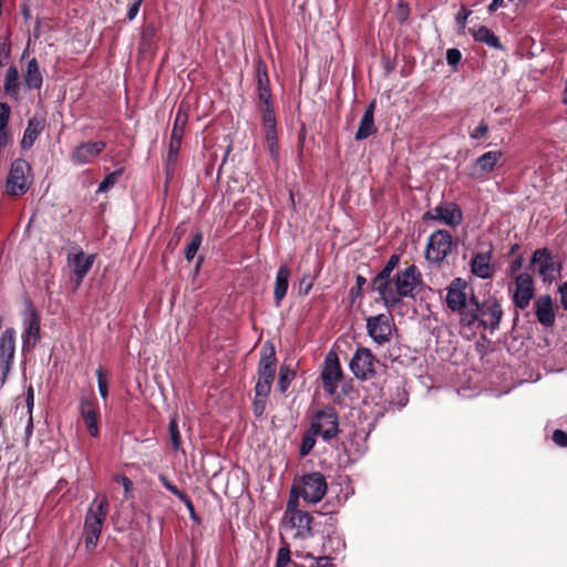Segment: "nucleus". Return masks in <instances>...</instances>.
<instances>
[{"instance_id":"obj_17","label":"nucleus","mask_w":567,"mask_h":567,"mask_svg":"<svg viewBox=\"0 0 567 567\" xmlns=\"http://www.w3.org/2000/svg\"><path fill=\"white\" fill-rule=\"evenodd\" d=\"M503 154L499 151L486 152L476 158L471 168V176L475 179H485L494 171Z\"/></svg>"},{"instance_id":"obj_16","label":"nucleus","mask_w":567,"mask_h":567,"mask_svg":"<svg viewBox=\"0 0 567 567\" xmlns=\"http://www.w3.org/2000/svg\"><path fill=\"white\" fill-rule=\"evenodd\" d=\"M79 412L91 436L97 437L99 429V406L94 399L82 398L79 404Z\"/></svg>"},{"instance_id":"obj_27","label":"nucleus","mask_w":567,"mask_h":567,"mask_svg":"<svg viewBox=\"0 0 567 567\" xmlns=\"http://www.w3.org/2000/svg\"><path fill=\"white\" fill-rule=\"evenodd\" d=\"M399 264V257L396 255H392L388 260L384 268L379 272V275L373 279L372 288L378 291L384 285L392 279V272Z\"/></svg>"},{"instance_id":"obj_60","label":"nucleus","mask_w":567,"mask_h":567,"mask_svg":"<svg viewBox=\"0 0 567 567\" xmlns=\"http://www.w3.org/2000/svg\"><path fill=\"white\" fill-rule=\"evenodd\" d=\"M317 567H331V565L328 563V558L322 557L320 558Z\"/></svg>"},{"instance_id":"obj_53","label":"nucleus","mask_w":567,"mask_h":567,"mask_svg":"<svg viewBox=\"0 0 567 567\" xmlns=\"http://www.w3.org/2000/svg\"><path fill=\"white\" fill-rule=\"evenodd\" d=\"M32 433H33V417L32 415H29L28 417V422H27V425H25V445L29 444V441L32 436Z\"/></svg>"},{"instance_id":"obj_13","label":"nucleus","mask_w":567,"mask_h":567,"mask_svg":"<svg viewBox=\"0 0 567 567\" xmlns=\"http://www.w3.org/2000/svg\"><path fill=\"white\" fill-rule=\"evenodd\" d=\"M377 362L369 349L359 348L350 362V369L358 379L367 380L374 374Z\"/></svg>"},{"instance_id":"obj_56","label":"nucleus","mask_w":567,"mask_h":567,"mask_svg":"<svg viewBox=\"0 0 567 567\" xmlns=\"http://www.w3.org/2000/svg\"><path fill=\"white\" fill-rule=\"evenodd\" d=\"M116 481L122 484L126 493L131 492L133 484L130 478H127L126 476H118Z\"/></svg>"},{"instance_id":"obj_8","label":"nucleus","mask_w":567,"mask_h":567,"mask_svg":"<svg viewBox=\"0 0 567 567\" xmlns=\"http://www.w3.org/2000/svg\"><path fill=\"white\" fill-rule=\"evenodd\" d=\"M453 238L446 230H436L427 239L425 257L431 262H442L452 251Z\"/></svg>"},{"instance_id":"obj_25","label":"nucleus","mask_w":567,"mask_h":567,"mask_svg":"<svg viewBox=\"0 0 567 567\" xmlns=\"http://www.w3.org/2000/svg\"><path fill=\"white\" fill-rule=\"evenodd\" d=\"M374 102H371L365 109L364 114L360 120L358 131L355 133L357 141L368 138L369 136L377 132V127L374 125Z\"/></svg>"},{"instance_id":"obj_36","label":"nucleus","mask_w":567,"mask_h":567,"mask_svg":"<svg viewBox=\"0 0 567 567\" xmlns=\"http://www.w3.org/2000/svg\"><path fill=\"white\" fill-rule=\"evenodd\" d=\"M162 484L175 496H177L181 501H183L186 506L193 511V504L190 499L182 492L179 491L172 482H169L165 476L159 477Z\"/></svg>"},{"instance_id":"obj_12","label":"nucleus","mask_w":567,"mask_h":567,"mask_svg":"<svg viewBox=\"0 0 567 567\" xmlns=\"http://www.w3.org/2000/svg\"><path fill=\"white\" fill-rule=\"evenodd\" d=\"M321 378L323 389L329 394H334L342 378V370L336 352L330 351L326 355Z\"/></svg>"},{"instance_id":"obj_54","label":"nucleus","mask_w":567,"mask_h":567,"mask_svg":"<svg viewBox=\"0 0 567 567\" xmlns=\"http://www.w3.org/2000/svg\"><path fill=\"white\" fill-rule=\"evenodd\" d=\"M409 16V8L404 2H400L398 6V17L401 21L406 20Z\"/></svg>"},{"instance_id":"obj_6","label":"nucleus","mask_w":567,"mask_h":567,"mask_svg":"<svg viewBox=\"0 0 567 567\" xmlns=\"http://www.w3.org/2000/svg\"><path fill=\"white\" fill-rule=\"evenodd\" d=\"M31 167L24 159H16L10 168L7 178V192L12 196H20L28 192L30 187Z\"/></svg>"},{"instance_id":"obj_62","label":"nucleus","mask_w":567,"mask_h":567,"mask_svg":"<svg viewBox=\"0 0 567 567\" xmlns=\"http://www.w3.org/2000/svg\"><path fill=\"white\" fill-rule=\"evenodd\" d=\"M303 289H305V293H308L309 290L311 289V284H308L307 286H303Z\"/></svg>"},{"instance_id":"obj_50","label":"nucleus","mask_w":567,"mask_h":567,"mask_svg":"<svg viewBox=\"0 0 567 567\" xmlns=\"http://www.w3.org/2000/svg\"><path fill=\"white\" fill-rule=\"evenodd\" d=\"M12 143V136L8 128H0V146L7 147Z\"/></svg>"},{"instance_id":"obj_33","label":"nucleus","mask_w":567,"mask_h":567,"mask_svg":"<svg viewBox=\"0 0 567 567\" xmlns=\"http://www.w3.org/2000/svg\"><path fill=\"white\" fill-rule=\"evenodd\" d=\"M169 439L173 445V450L178 452L182 449V437L178 429L177 417L173 416L168 425Z\"/></svg>"},{"instance_id":"obj_7","label":"nucleus","mask_w":567,"mask_h":567,"mask_svg":"<svg viewBox=\"0 0 567 567\" xmlns=\"http://www.w3.org/2000/svg\"><path fill=\"white\" fill-rule=\"evenodd\" d=\"M328 489L324 476L319 472H312L301 477L298 487V494L307 503H319L326 495Z\"/></svg>"},{"instance_id":"obj_52","label":"nucleus","mask_w":567,"mask_h":567,"mask_svg":"<svg viewBox=\"0 0 567 567\" xmlns=\"http://www.w3.org/2000/svg\"><path fill=\"white\" fill-rule=\"evenodd\" d=\"M25 403L28 408V415H32V410L34 405V393L32 386L28 389Z\"/></svg>"},{"instance_id":"obj_61","label":"nucleus","mask_w":567,"mask_h":567,"mask_svg":"<svg viewBox=\"0 0 567 567\" xmlns=\"http://www.w3.org/2000/svg\"><path fill=\"white\" fill-rule=\"evenodd\" d=\"M563 102H564L565 104H567V80H566V84H565Z\"/></svg>"},{"instance_id":"obj_58","label":"nucleus","mask_w":567,"mask_h":567,"mask_svg":"<svg viewBox=\"0 0 567 567\" xmlns=\"http://www.w3.org/2000/svg\"><path fill=\"white\" fill-rule=\"evenodd\" d=\"M264 78L267 80V72L266 71H262L259 69L258 70V83H259V87H267L266 85H264Z\"/></svg>"},{"instance_id":"obj_19","label":"nucleus","mask_w":567,"mask_h":567,"mask_svg":"<svg viewBox=\"0 0 567 567\" xmlns=\"http://www.w3.org/2000/svg\"><path fill=\"white\" fill-rule=\"evenodd\" d=\"M429 218L437 220L444 225L455 227L462 223L463 215L461 209L454 204H442L436 206L430 214Z\"/></svg>"},{"instance_id":"obj_11","label":"nucleus","mask_w":567,"mask_h":567,"mask_svg":"<svg viewBox=\"0 0 567 567\" xmlns=\"http://www.w3.org/2000/svg\"><path fill=\"white\" fill-rule=\"evenodd\" d=\"M393 327V320L389 315L381 313L367 320L368 334L378 344H384L390 341Z\"/></svg>"},{"instance_id":"obj_51","label":"nucleus","mask_w":567,"mask_h":567,"mask_svg":"<svg viewBox=\"0 0 567 567\" xmlns=\"http://www.w3.org/2000/svg\"><path fill=\"white\" fill-rule=\"evenodd\" d=\"M268 151H269V154L271 156V158L275 161V162H278L279 161V157H280V150H279V144L278 142L276 143H269V144H266Z\"/></svg>"},{"instance_id":"obj_34","label":"nucleus","mask_w":567,"mask_h":567,"mask_svg":"<svg viewBox=\"0 0 567 567\" xmlns=\"http://www.w3.org/2000/svg\"><path fill=\"white\" fill-rule=\"evenodd\" d=\"M203 241L200 233L195 234L185 248V258L190 261L197 254Z\"/></svg>"},{"instance_id":"obj_3","label":"nucleus","mask_w":567,"mask_h":567,"mask_svg":"<svg viewBox=\"0 0 567 567\" xmlns=\"http://www.w3.org/2000/svg\"><path fill=\"white\" fill-rule=\"evenodd\" d=\"M109 502L105 496L96 497L85 516L84 520V536L85 547L89 551L95 549L99 538L101 536L104 520L107 516Z\"/></svg>"},{"instance_id":"obj_43","label":"nucleus","mask_w":567,"mask_h":567,"mask_svg":"<svg viewBox=\"0 0 567 567\" xmlns=\"http://www.w3.org/2000/svg\"><path fill=\"white\" fill-rule=\"evenodd\" d=\"M290 563V549L288 547H281L278 550L276 567H287Z\"/></svg>"},{"instance_id":"obj_18","label":"nucleus","mask_w":567,"mask_h":567,"mask_svg":"<svg viewBox=\"0 0 567 567\" xmlns=\"http://www.w3.org/2000/svg\"><path fill=\"white\" fill-rule=\"evenodd\" d=\"M106 144L103 141L85 142L72 151L71 159L73 163L83 165L93 161L105 150Z\"/></svg>"},{"instance_id":"obj_21","label":"nucleus","mask_w":567,"mask_h":567,"mask_svg":"<svg viewBox=\"0 0 567 567\" xmlns=\"http://www.w3.org/2000/svg\"><path fill=\"white\" fill-rule=\"evenodd\" d=\"M535 315L540 324L551 327L555 323V311L553 300L549 296L544 295L535 301Z\"/></svg>"},{"instance_id":"obj_38","label":"nucleus","mask_w":567,"mask_h":567,"mask_svg":"<svg viewBox=\"0 0 567 567\" xmlns=\"http://www.w3.org/2000/svg\"><path fill=\"white\" fill-rule=\"evenodd\" d=\"M293 377H295V373L289 368H287V367L280 368L279 380H278V386H279L280 392H285L288 389Z\"/></svg>"},{"instance_id":"obj_44","label":"nucleus","mask_w":567,"mask_h":567,"mask_svg":"<svg viewBox=\"0 0 567 567\" xmlns=\"http://www.w3.org/2000/svg\"><path fill=\"white\" fill-rule=\"evenodd\" d=\"M11 110L6 103H0V128H8Z\"/></svg>"},{"instance_id":"obj_32","label":"nucleus","mask_w":567,"mask_h":567,"mask_svg":"<svg viewBox=\"0 0 567 567\" xmlns=\"http://www.w3.org/2000/svg\"><path fill=\"white\" fill-rule=\"evenodd\" d=\"M40 333V322L34 313H31L25 328V342L35 343Z\"/></svg>"},{"instance_id":"obj_48","label":"nucleus","mask_w":567,"mask_h":567,"mask_svg":"<svg viewBox=\"0 0 567 567\" xmlns=\"http://www.w3.org/2000/svg\"><path fill=\"white\" fill-rule=\"evenodd\" d=\"M142 1H143V0H134V1L131 3V6H130V8H128V10H127V14H126V17H127V19H128L130 21H132L133 19H135V18H136V16H137V13H138V11H140V8H141V3H142Z\"/></svg>"},{"instance_id":"obj_41","label":"nucleus","mask_w":567,"mask_h":567,"mask_svg":"<svg viewBox=\"0 0 567 567\" xmlns=\"http://www.w3.org/2000/svg\"><path fill=\"white\" fill-rule=\"evenodd\" d=\"M95 373H96V378H97L99 393L103 400H106V398L109 395L107 380L104 378L101 369H97Z\"/></svg>"},{"instance_id":"obj_59","label":"nucleus","mask_w":567,"mask_h":567,"mask_svg":"<svg viewBox=\"0 0 567 567\" xmlns=\"http://www.w3.org/2000/svg\"><path fill=\"white\" fill-rule=\"evenodd\" d=\"M262 411H264L262 401L261 400L256 401L255 402V412L257 414H260Z\"/></svg>"},{"instance_id":"obj_5","label":"nucleus","mask_w":567,"mask_h":567,"mask_svg":"<svg viewBox=\"0 0 567 567\" xmlns=\"http://www.w3.org/2000/svg\"><path fill=\"white\" fill-rule=\"evenodd\" d=\"M310 429L324 441L334 437L339 432V417L336 410L330 406L318 410L311 419Z\"/></svg>"},{"instance_id":"obj_28","label":"nucleus","mask_w":567,"mask_h":567,"mask_svg":"<svg viewBox=\"0 0 567 567\" xmlns=\"http://www.w3.org/2000/svg\"><path fill=\"white\" fill-rule=\"evenodd\" d=\"M42 130H43L42 122L37 118H31L28 123L25 131H24V134H23V137L21 141V146L24 150L30 148L33 145V143L35 142V140L38 138V136L40 135V133L42 132Z\"/></svg>"},{"instance_id":"obj_15","label":"nucleus","mask_w":567,"mask_h":567,"mask_svg":"<svg viewBox=\"0 0 567 567\" xmlns=\"http://www.w3.org/2000/svg\"><path fill=\"white\" fill-rule=\"evenodd\" d=\"M187 122V113L183 110L182 106H179L175 116L171 135V143L168 148V163H174L176 161Z\"/></svg>"},{"instance_id":"obj_4","label":"nucleus","mask_w":567,"mask_h":567,"mask_svg":"<svg viewBox=\"0 0 567 567\" xmlns=\"http://www.w3.org/2000/svg\"><path fill=\"white\" fill-rule=\"evenodd\" d=\"M503 310L495 298H487L482 305L478 303L477 320L472 326H466L471 331L482 327L484 330L494 332L502 320Z\"/></svg>"},{"instance_id":"obj_39","label":"nucleus","mask_w":567,"mask_h":567,"mask_svg":"<svg viewBox=\"0 0 567 567\" xmlns=\"http://www.w3.org/2000/svg\"><path fill=\"white\" fill-rule=\"evenodd\" d=\"M122 172L115 171L109 174L99 185L97 193H105L112 188L118 181Z\"/></svg>"},{"instance_id":"obj_63","label":"nucleus","mask_w":567,"mask_h":567,"mask_svg":"<svg viewBox=\"0 0 567 567\" xmlns=\"http://www.w3.org/2000/svg\"><path fill=\"white\" fill-rule=\"evenodd\" d=\"M303 289H305V293H308L309 290L311 289V284H308L307 286H303Z\"/></svg>"},{"instance_id":"obj_2","label":"nucleus","mask_w":567,"mask_h":567,"mask_svg":"<svg viewBox=\"0 0 567 567\" xmlns=\"http://www.w3.org/2000/svg\"><path fill=\"white\" fill-rule=\"evenodd\" d=\"M446 305L452 311H457L462 326H472L477 320L478 301L468 292L465 280L455 278L447 287Z\"/></svg>"},{"instance_id":"obj_49","label":"nucleus","mask_w":567,"mask_h":567,"mask_svg":"<svg viewBox=\"0 0 567 567\" xmlns=\"http://www.w3.org/2000/svg\"><path fill=\"white\" fill-rule=\"evenodd\" d=\"M470 14H471V11L464 7H462V9L456 14V22L461 29L465 28V23H466L467 18L470 17Z\"/></svg>"},{"instance_id":"obj_42","label":"nucleus","mask_w":567,"mask_h":567,"mask_svg":"<svg viewBox=\"0 0 567 567\" xmlns=\"http://www.w3.org/2000/svg\"><path fill=\"white\" fill-rule=\"evenodd\" d=\"M488 132H489V126L487 125V123L484 121H481V123L473 131L470 132V137L472 140H481V138L485 137Z\"/></svg>"},{"instance_id":"obj_55","label":"nucleus","mask_w":567,"mask_h":567,"mask_svg":"<svg viewBox=\"0 0 567 567\" xmlns=\"http://www.w3.org/2000/svg\"><path fill=\"white\" fill-rule=\"evenodd\" d=\"M560 302L565 310H567V281L559 287Z\"/></svg>"},{"instance_id":"obj_40","label":"nucleus","mask_w":567,"mask_h":567,"mask_svg":"<svg viewBox=\"0 0 567 567\" xmlns=\"http://www.w3.org/2000/svg\"><path fill=\"white\" fill-rule=\"evenodd\" d=\"M272 380L264 379L258 377L256 383V395L261 399H266L270 392Z\"/></svg>"},{"instance_id":"obj_14","label":"nucleus","mask_w":567,"mask_h":567,"mask_svg":"<svg viewBox=\"0 0 567 567\" xmlns=\"http://www.w3.org/2000/svg\"><path fill=\"white\" fill-rule=\"evenodd\" d=\"M285 516L289 519L291 526L297 529L298 536L307 537L311 534L312 517L308 513L297 509V499L292 497L289 499Z\"/></svg>"},{"instance_id":"obj_10","label":"nucleus","mask_w":567,"mask_h":567,"mask_svg":"<svg viewBox=\"0 0 567 567\" xmlns=\"http://www.w3.org/2000/svg\"><path fill=\"white\" fill-rule=\"evenodd\" d=\"M532 265L544 281H553L559 275L560 266L547 249H537L533 254Z\"/></svg>"},{"instance_id":"obj_29","label":"nucleus","mask_w":567,"mask_h":567,"mask_svg":"<svg viewBox=\"0 0 567 567\" xmlns=\"http://www.w3.org/2000/svg\"><path fill=\"white\" fill-rule=\"evenodd\" d=\"M24 82L29 89H39L42 85V74L35 59L28 62L24 72Z\"/></svg>"},{"instance_id":"obj_37","label":"nucleus","mask_w":567,"mask_h":567,"mask_svg":"<svg viewBox=\"0 0 567 567\" xmlns=\"http://www.w3.org/2000/svg\"><path fill=\"white\" fill-rule=\"evenodd\" d=\"M19 85V73L16 68H9L6 74L4 87L7 92L16 91Z\"/></svg>"},{"instance_id":"obj_45","label":"nucleus","mask_w":567,"mask_h":567,"mask_svg":"<svg viewBox=\"0 0 567 567\" xmlns=\"http://www.w3.org/2000/svg\"><path fill=\"white\" fill-rule=\"evenodd\" d=\"M269 99L270 92L268 87H259V100L264 104L262 114H265V112H267L268 110H272Z\"/></svg>"},{"instance_id":"obj_47","label":"nucleus","mask_w":567,"mask_h":567,"mask_svg":"<svg viewBox=\"0 0 567 567\" xmlns=\"http://www.w3.org/2000/svg\"><path fill=\"white\" fill-rule=\"evenodd\" d=\"M553 441L556 445L565 447L567 446V434L561 430H556L553 433Z\"/></svg>"},{"instance_id":"obj_64","label":"nucleus","mask_w":567,"mask_h":567,"mask_svg":"<svg viewBox=\"0 0 567 567\" xmlns=\"http://www.w3.org/2000/svg\"><path fill=\"white\" fill-rule=\"evenodd\" d=\"M2 148H3V147H2V146H0V151H1Z\"/></svg>"},{"instance_id":"obj_31","label":"nucleus","mask_w":567,"mask_h":567,"mask_svg":"<svg viewBox=\"0 0 567 567\" xmlns=\"http://www.w3.org/2000/svg\"><path fill=\"white\" fill-rule=\"evenodd\" d=\"M471 33L476 41L485 43L491 48H495V49L501 48V42H499L498 38L494 34V32L492 30H489L486 27H480L477 29H472Z\"/></svg>"},{"instance_id":"obj_1","label":"nucleus","mask_w":567,"mask_h":567,"mask_svg":"<svg viewBox=\"0 0 567 567\" xmlns=\"http://www.w3.org/2000/svg\"><path fill=\"white\" fill-rule=\"evenodd\" d=\"M422 284L421 274L414 265L399 271L388 285L377 292L388 308L394 307L402 298L413 297L415 289Z\"/></svg>"},{"instance_id":"obj_23","label":"nucleus","mask_w":567,"mask_h":567,"mask_svg":"<svg viewBox=\"0 0 567 567\" xmlns=\"http://www.w3.org/2000/svg\"><path fill=\"white\" fill-rule=\"evenodd\" d=\"M94 258V255H85L83 251L69 257V262L76 276V285H80L82 279L90 271L93 266Z\"/></svg>"},{"instance_id":"obj_30","label":"nucleus","mask_w":567,"mask_h":567,"mask_svg":"<svg viewBox=\"0 0 567 567\" xmlns=\"http://www.w3.org/2000/svg\"><path fill=\"white\" fill-rule=\"evenodd\" d=\"M262 128L265 133V143H276L277 140V130H276V117L274 110H268L262 114Z\"/></svg>"},{"instance_id":"obj_9","label":"nucleus","mask_w":567,"mask_h":567,"mask_svg":"<svg viewBox=\"0 0 567 567\" xmlns=\"http://www.w3.org/2000/svg\"><path fill=\"white\" fill-rule=\"evenodd\" d=\"M512 300L515 307L524 310L535 295L534 280L529 274L522 272L515 277L512 286H509Z\"/></svg>"},{"instance_id":"obj_26","label":"nucleus","mask_w":567,"mask_h":567,"mask_svg":"<svg viewBox=\"0 0 567 567\" xmlns=\"http://www.w3.org/2000/svg\"><path fill=\"white\" fill-rule=\"evenodd\" d=\"M290 278V269L287 265H282L279 267L275 281L274 289V298L276 306H280L282 299L285 298Z\"/></svg>"},{"instance_id":"obj_22","label":"nucleus","mask_w":567,"mask_h":567,"mask_svg":"<svg viewBox=\"0 0 567 567\" xmlns=\"http://www.w3.org/2000/svg\"><path fill=\"white\" fill-rule=\"evenodd\" d=\"M276 352L271 344H265L261 349L258 377L272 380L276 371Z\"/></svg>"},{"instance_id":"obj_24","label":"nucleus","mask_w":567,"mask_h":567,"mask_svg":"<svg viewBox=\"0 0 567 567\" xmlns=\"http://www.w3.org/2000/svg\"><path fill=\"white\" fill-rule=\"evenodd\" d=\"M14 330L12 328H8L0 337V359L4 363V371L9 370L10 362L14 357Z\"/></svg>"},{"instance_id":"obj_35","label":"nucleus","mask_w":567,"mask_h":567,"mask_svg":"<svg viewBox=\"0 0 567 567\" xmlns=\"http://www.w3.org/2000/svg\"><path fill=\"white\" fill-rule=\"evenodd\" d=\"M318 434L315 433L311 429L302 436L301 445H300V455L307 456L313 449L316 444V436Z\"/></svg>"},{"instance_id":"obj_46","label":"nucleus","mask_w":567,"mask_h":567,"mask_svg":"<svg viewBox=\"0 0 567 567\" xmlns=\"http://www.w3.org/2000/svg\"><path fill=\"white\" fill-rule=\"evenodd\" d=\"M462 59L461 51L458 49H449L446 51V61L450 65L456 66Z\"/></svg>"},{"instance_id":"obj_20","label":"nucleus","mask_w":567,"mask_h":567,"mask_svg":"<svg viewBox=\"0 0 567 567\" xmlns=\"http://www.w3.org/2000/svg\"><path fill=\"white\" fill-rule=\"evenodd\" d=\"M492 249L476 252L471 260V271L478 278L489 279L493 277L494 269L491 264Z\"/></svg>"},{"instance_id":"obj_57","label":"nucleus","mask_w":567,"mask_h":567,"mask_svg":"<svg viewBox=\"0 0 567 567\" xmlns=\"http://www.w3.org/2000/svg\"><path fill=\"white\" fill-rule=\"evenodd\" d=\"M502 7H504V0H493L492 3L488 6V10L489 12H495Z\"/></svg>"}]
</instances>
